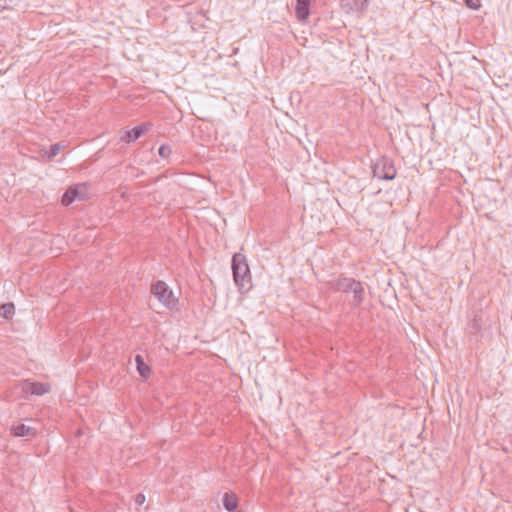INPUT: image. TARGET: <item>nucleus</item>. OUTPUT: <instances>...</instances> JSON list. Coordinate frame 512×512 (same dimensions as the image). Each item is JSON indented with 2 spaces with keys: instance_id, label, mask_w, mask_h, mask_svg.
<instances>
[{
  "instance_id": "1",
  "label": "nucleus",
  "mask_w": 512,
  "mask_h": 512,
  "mask_svg": "<svg viewBox=\"0 0 512 512\" xmlns=\"http://www.w3.org/2000/svg\"><path fill=\"white\" fill-rule=\"evenodd\" d=\"M233 278L236 285L243 289L251 281L250 268L247 258L242 253H235L232 258Z\"/></svg>"
},
{
  "instance_id": "2",
  "label": "nucleus",
  "mask_w": 512,
  "mask_h": 512,
  "mask_svg": "<svg viewBox=\"0 0 512 512\" xmlns=\"http://www.w3.org/2000/svg\"><path fill=\"white\" fill-rule=\"evenodd\" d=\"M151 293L168 309H174L178 304V299L164 281L153 284Z\"/></svg>"
},
{
  "instance_id": "3",
  "label": "nucleus",
  "mask_w": 512,
  "mask_h": 512,
  "mask_svg": "<svg viewBox=\"0 0 512 512\" xmlns=\"http://www.w3.org/2000/svg\"><path fill=\"white\" fill-rule=\"evenodd\" d=\"M373 175L383 180L394 179L396 177V169L393 161L386 157L378 159L373 167Z\"/></svg>"
},
{
  "instance_id": "4",
  "label": "nucleus",
  "mask_w": 512,
  "mask_h": 512,
  "mask_svg": "<svg viewBox=\"0 0 512 512\" xmlns=\"http://www.w3.org/2000/svg\"><path fill=\"white\" fill-rule=\"evenodd\" d=\"M23 393L41 396L51 391V386L48 383L34 382L31 380H24L20 383Z\"/></svg>"
},
{
  "instance_id": "5",
  "label": "nucleus",
  "mask_w": 512,
  "mask_h": 512,
  "mask_svg": "<svg viewBox=\"0 0 512 512\" xmlns=\"http://www.w3.org/2000/svg\"><path fill=\"white\" fill-rule=\"evenodd\" d=\"M86 185L81 184L74 187H70L62 197V204L65 206L70 205L75 200H83L86 197Z\"/></svg>"
},
{
  "instance_id": "6",
  "label": "nucleus",
  "mask_w": 512,
  "mask_h": 512,
  "mask_svg": "<svg viewBox=\"0 0 512 512\" xmlns=\"http://www.w3.org/2000/svg\"><path fill=\"white\" fill-rule=\"evenodd\" d=\"M150 126L151 125L149 123H143L131 130H124L121 132L120 140L125 143H132L145 134L149 130Z\"/></svg>"
},
{
  "instance_id": "7",
  "label": "nucleus",
  "mask_w": 512,
  "mask_h": 512,
  "mask_svg": "<svg viewBox=\"0 0 512 512\" xmlns=\"http://www.w3.org/2000/svg\"><path fill=\"white\" fill-rule=\"evenodd\" d=\"M369 0H341L340 5L345 13L362 12L366 9Z\"/></svg>"
},
{
  "instance_id": "8",
  "label": "nucleus",
  "mask_w": 512,
  "mask_h": 512,
  "mask_svg": "<svg viewBox=\"0 0 512 512\" xmlns=\"http://www.w3.org/2000/svg\"><path fill=\"white\" fill-rule=\"evenodd\" d=\"M310 4L311 0H296L295 15L299 21L303 22L308 19Z\"/></svg>"
},
{
  "instance_id": "9",
  "label": "nucleus",
  "mask_w": 512,
  "mask_h": 512,
  "mask_svg": "<svg viewBox=\"0 0 512 512\" xmlns=\"http://www.w3.org/2000/svg\"><path fill=\"white\" fill-rule=\"evenodd\" d=\"M11 431L16 437L35 436L37 433V430L34 427L25 425L23 423L13 425Z\"/></svg>"
},
{
  "instance_id": "10",
  "label": "nucleus",
  "mask_w": 512,
  "mask_h": 512,
  "mask_svg": "<svg viewBox=\"0 0 512 512\" xmlns=\"http://www.w3.org/2000/svg\"><path fill=\"white\" fill-rule=\"evenodd\" d=\"M355 279L352 278H339L332 282V286L335 290L341 291L344 293H350L353 284L355 283Z\"/></svg>"
},
{
  "instance_id": "11",
  "label": "nucleus",
  "mask_w": 512,
  "mask_h": 512,
  "mask_svg": "<svg viewBox=\"0 0 512 512\" xmlns=\"http://www.w3.org/2000/svg\"><path fill=\"white\" fill-rule=\"evenodd\" d=\"M350 293L353 294L352 305L353 306L360 305L361 302L364 299V288H363L361 282L355 281V283L353 284V287H352Z\"/></svg>"
},
{
  "instance_id": "12",
  "label": "nucleus",
  "mask_w": 512,
  "mask_h": 512,
  "mask_svg": "<svg viewBox=\"0 0 512 512\" xmlns=\"http://www.w3.org/2000/svg\"><path fill=\"white\" fill-rule=\"evenodd\" d=\"M135 361H136V364H137V370H138L139 374L144 379H147L150 376V374H151L150 367L144 362V360H143L141 355H136Z\"/></svg>"
},
{
  "instance_id": "13",
  "label": "nucleus",
  "mask_w": 512,
  "mask_h": 512,
  "mask_svg": "<svg viewBox=\"0 0 512 512\" xmlns=\"http://www.w3.org/2000/svg\"><path fill=\"white\" fill-rule=\"evenodd\" d=\"M223 504L229 512L234 511L238 506L236 495L226 493L223 498Z\"/></svg>"
},
{
  "instance_id": "14",
  "label": "nucleus",
  "mask_w": 512,
  "mask_h": 512,
  "mask_svg": "<svg viewBox=\"0 0 512 512\" xmlns=\"http://www.w3.org/2000/svg\"><path fill=\"white\" fill-rule=\"evenodd\" d=\"M15 311V307L13 303H5L0 307V314L6 318L9 319L13 316Z\"/></svg>"
},
{
  "instance_id": "15",
  "label": "nucleus",
  "mask_w": 512,
  "mask_h": 512,
  "mask_svg": "<svg viewBox=\"0 0 512 512\" xmlns=\"http://www.w3.org/2000/svg\"><path fill=\"white\" fill-rule=\"evenodd\" d=\"M64 148V146L60 143H56L50 146V150L48 152V158L51 159L59 154V152Z\"/></svg>"
},
{
  "instance_id": "16",
  "label": "nucleus",
  "mask_w": 512,
  "mask_h": 512,
  "mask_svg": "<svg viewBox=\"0 0 512 512\" xmlns=\"http://www.w3.org/2000/svg\"><path fill=\"white\" fill-rule=\"evenodd\" d=\"M158 153L162 158H167L171 154V148L168 145H161Z\"/></svg>"
},
{
  "instance_id": "17",
  "label": "nucleus",
  "mask_w": 512,
  "mask_h": 512,
  "mask_svg": "<svg viewBox=\"0 0 512 512\" xmlns=\"http://www.w3.org/2000/svg\"><path fill=\"white\" fill-rule=\"evenodd\" d=\"M466 5L473 10L479 9L481 6L480 0H465Z\"/></svg>"
},
{
  "instance_id": "18",
  "label": "nucleus",
  "mask_w": 512,
  "mask_h": 512,
  "mask_svg": "<svg viewBox=\"0 0 512 512\" xmlns=\"http://www.w3.org/2000/svg\"><path fill=\"white\" fill-rule=\"evenodd\" d=\"M146 501V497L144 494L139 493L135 496V503L139 506L143 505Z\"/></svg>"
}]
</instances>
